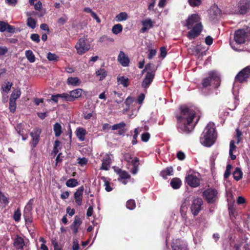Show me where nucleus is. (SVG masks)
I'll return each instance as SVG.
<instances>
[{
    "label": "nucleus",
    "mask_w": 250,
    "mask_h": 250,
    "mask_svg": "<svg viewBox=\"0 0 250 250\" xmlns=\"http://www.w3.org/2000/svg\"><path fill=\"white\" fill-rule=\"evenodd\" d=\"M196 112L192 108L187 106L181 107V114L177 116V126L181 131L188 133L192 131L198 119L194 123L193 119L195 118Z\"/></svg>",
    "instance_id": "obj_1"
},
{
    "label": "nucleus",
    "mask_w": 250,
    "mask_h": 250,
    "mask_svg": "<svg viewBox=\"0 0 250 250\" xmlns=\"http://www.w3.org/2000/svg\"><path fill=\"white\" fill-rule=\"evenodd\" d=\"M199 15L193 14L189 16L186 21L184 26L190 30L188 32L187 37L189 40L197 37L201 33L203 26Z\"/></svg>",
    "instance_id": "obj_2"
},
{
    "label": "nucleus",
    "mask_w": 250,
    "mask_h": 250,
    "mask_svg": "<svg viewBox=\"0 0 250 250\" xmlns=\"http://www.w3.org/2000/svg\"><path fill=\"white\" fill-rule=\"evenodd\" d=\"M216 136L215 125L213 123H209L205 127L200 137V143L205 146L209 147L214 143Z\"/></svg>",
    "instance_id": "obj_3"
},
{
    "label": "nucleus",
    "mask_w": 250,
    "mask_h": 250,
    "mask_svg": "<svg viewBox=\"0 0 250 250\" xmlns=\"http://www.w3.org/2000/svg\"><path fill=\"white\" fill-rule=\"evenodd\" d=\"M234 40L238 44H243L250 40V28L246 27L235 31Z\"/></svg>",
    "instance_id": "obj_4"
},
{
    "label": "nucleus",
    "mask_w": 250,
    "mask_h": 250,
    "mask_svg": "<svg viewBox=\"0 0 250 250\" xmlns=\"http://www.w3.org/2000/svg\"><path fill=\"white\" fill-rule=\"evenodd\" d=\"M220 83V79L218 73L214 71L210 72L208 73V77L204 79L203 81V85L207 87L208 85H212L214 88L218 87Z\"/></svg>",
    "instance_id": "obj_5"
},
{
    "label": "nucleus",
    "mask_w": 250,
    "mask_h": 250,
    "mask_svg": "<svg viewBox=\"0 0 250 250\" xmlns=\"http://www.w3.org/2000/svg\"><path fill=\"white\" fill-rule=\"evenodd\" d=\"M77 52L79 55H82L90 48V45L86 42V39L83 37L80 38L75 45Z\"/></svg>",
    "instance_id": "obj_6"
},
{
    "label": "nucleus",
    "mask_w": 250,
    "mask_h": 250,
    "mask_svg": "<svg viewBox=\"0 0 250 250\" xmlns=\"http://www.w3.org/2000/svg\"><path fill=\"white\" fill-rule=\"evenodd\" d=\"M237 6V10L231 12L244 14L250 9V0H239Z\"/></svg>",
    "instance_id": "obj_7"
},
{
    "label": "nucleus",
    "mask_w": 250,
    "mask_h": 250,
    "mask_svg": "<svg viewBox=\"0 0 250 250\" xmlns=\"http://www.w3.org/2000/svg\"><path fill=\"white\" fill-rule=\"evenodd\" d=\"M217 193L216 190L210 188L205 190L203 193V195L208 203H211L217 200Z\"/></svg>",
    "instance_id": "obj_8"
},
{
    "label": "nucleus",
    "mask_w": 250,
    "mask_h": 250,
    "mask_svg": "<svg viewBox=\"0 0 250 250\" xmlns=\"http://www.w3.org/2000/svg\"><path fill=\"white\" fill-rule=\"evenodd\" d=\"M198 176V173H189L186 177V182L191 187H197L200 185V181Z\"/></svg>",
    "instance_id": "obj_9"
},
{
    "label": "nucleus",
    "mask_w": 250,
    "mask_h": 250,
    "mask_svg": "<svg viewBox=\"0 0 250 250\" xmlns=\"http://www.w3.org/2000/svg\"><path fill=\"white\" fill-rule=\"evenodd\" d=\"M203 205L202 199L200 198H196L193 199L190 209L194 216L197 215L201 210V206Z\"/></svg>",
    "instance_id": "obj_10"
},
{
    "label": "nucleus",
    "mask_w": 250,
    "mask_h": 250,
    "mask_svg": "<svg viewBox=\"0 0 250 250\" xmlns=\"http://www.w3.org/2000/svg\"><path fill=\"white\" fill-rule=\"evenodd\" d=\"M250 76V66H247L241 71L235 77V81L243 83L247 81Z\"/></svg>",
    "instance_id": "obj_11"
},
{
    "label": "nucleus",
    "mask_w": 250,
    "mask_h": 250,
    "mask_svg": "<svg viewBox=\"0 0 250 250\" xmlns=\"http://www.w3.org/2000/svg\"><path fill=\"white\" fill-rule=\"evenodd\" d=\"M155 71L156 69H154L151 72H147L142 83V87L145 88L149 87L154 78Z\"/></svg>",
    "instance_id": "obj_12"
},
{
    "label": "nucleus",
    "mask_w": 250,
    "mask_h": 250,
    "mask_svg": "<svg viewBox=\"0 0 250 250\" xmlns=\"http://www.w3.org/2000/svg\"><path fill=\"white\" fill-rule=\"evenodd\" d=\"M42 130L39 128L34 129L30 132V136L32 137L31 144L33 147H35L40 141V135Z\"/></svg>",
    "instance_id": "obj_13"
},
{
    "label": "nucleus",
    "mask_w": 250,
    "mask_h": 250,
    "mask_svg": "<svg viewBox=\"0 0 250 250\" xmlns=\"http://www.w3.org/2000/svg\"><path fill=\"white\" fill-rule=\"evenodd\" d=\"M172 248L173 250H187L188 245L185 241L176 239L172 243Z\"/></svg>",
    "instance_id": "obj_14"
},
{
    "label": "nucleus",
    "mask_w": 250,
    "mask_h": 250,
    "mask_svg": "<svg viewBox=\"0 0 250 250\" xmlns=\"http://www.w3.org/2000/svg\"><path fill=\"white\" fill-rule=\"evenodd\" d=\"M83 191L84 188L83 186H81L79 187L74 193V196L75 203L77 205L79 206L82 205Z\"/></svg>",
    "instance_id": "obj_15"
},
{
    "label": "nucleus",
    "mask_w": 250,
    "mask_h": 250,
    "mask_svg": "<svg viewBox=\"0 0 250 250\" xmlns=\"http://www.w3.org/2000/svg\"><path fill=\"white\" fill-rule=\"evenodd\" d=\"M102 161V165L100 169L108 170L110 167V165L111 163V155L108 154H105L104 155Z\"/></svg>",
    "instance_id": "obj_16"
},
{
    "label": "nucleus",
    "mask_w": 250,
    "mask_h": 250,
    "mask_svg": "<svg viewBox=\"0 0 250 250\" xmlns=\"http://www.w3.org/2000/svg\"><path fill=\"white\" fill-rule=\"evenodd\" d=\"M118 61L124 67L128 66L130 62L128 56L122 51H120L119 53L118 56Z\"/></svg>",
    "instance_id": "obj_17"
},
{
    "label": "nucleus",
    "mask_w": 250,
    "mask_h": 250,
    "mask_svg": "<svg viewBox=\"0 0 250 250\" xmlns=\"http://www.w3.org/2000/svg\"><path fill=\"white\" fill-rule=\"evenodd\" d=\"M117 173L119 175L118 180L121 182L124 185H126L127 183V179H129L130 178V175L125 171L119 169L117 171Z\"/></svg>",
    "instance_id": "obj_18"
},
{
    "label": "nucleus",
    "mask_w": 250,
    "mask_h": 250,
    "mask_svg": "<svg viewBox=\"0 0 250 250\" xmlns=\"http://www.w3.org/2000/svg\"><path fill=\"white\" fill-rule=\"evenodd\" d=\"M33 199H31L24 208L23 216L25 221H27V217H28L31 215V211L33 208Z\"/></svg>",
    "instance_id": "obj_19"
},
{
    "label": "nucleus",
    "mask_w": 250,
    "mask_h": 250,
    "mask_svg": "<svg viewBox=\"0 0 250 250\" xmlns=\"http://www.w3.org/2000/svg\"><path fill=\"white\" fill-rule=\"evenodd\" d=\"M143 27L141 29L142 33H145L147 30L152 28L153 26V22L150 19H146L142 21Z\"/></svg>",
    "instance_id": "obj_20"
},
{
    "label": "nucleus",
    "mask_w": 250,
    "mask_h": 250,
    "mask_svg": "<svg viewBox=\"0 0 250 250\" xmlns=\"http://www.w3.org/2000/svg\"><path fill=\"white\" fill-rule=\"evenodd\" d=\"M83 92V89L82 88H77L69 91L71 102H73L80 98L82 96Z\"/></svg>",
    "instance_id": "obj_21"
},
{
    "label": "nucleus",
    "mask_w": 250,
    "mask_h": 250,
    "mask_svg": "<svg viewBox=\"0 0 250 250\" xmlns=\"http://www.w3.org/2000/svg\"><path fill=\"white\" fill-rule=\"evenodd\" d=\"M14 27L7 23L0 21V32H3L7 31L8 32L12 33L14 32Z\"/></svg>",
    "instance_id": "obj_22"
},
{
    "label": "nucleus",
    "mask_w": 250,
    "mask_h": 250,
    "mask_svg": "<svg viewBox=\"0 0 250 250\" xmlns=\"http://www.w3.org/2000/svg\"><path fill=\"white\" fill-rule=\"evenodd\" d=\"M82 83L81 80L78 77H68L67 80V83L69 85L78 86Z\"/></svg>",
    "instance_id": "obj_23"
},
{
    "label": "nucleus",
    "mask_w": 250,
    "mask_h": 250,
    "mask_svg": "<svg viewBox=\"0 0 250 250\" xmlns=\"http://www.w3.org/2000/svg\"><path fill=\"white\" fill-rule=\"evenodd\" d=\"M81 224L82 221L81 219L77 216H75V220L71 226V229H73L74 233L76 234L78 232L79 227Z\"/></svg>",
    "instance_id": "obj_24"
},
{
    "label": "nucleus",
    "mask_w": 250,
    "mask_h": 250,
    "mask_svg": "<svg viewBox=\"0 0 250 250\" xmlns=\"http://www.w3.org/2000/svg\"><path fill=\"white\" fill-rule=\"evenodd\" d=\"M14 246L17 249H21L24 246V242L23 238L21 237L17 236L14 241Z\"/></svg>",
    "instance_id": "obj_25"
},
{
    "label": "nucleus",
    "mask_w": 250,
    "mask_h": 250,
    "mask_svg": "<svg viewBox=\"0 0 250 250\" xmlns=\"http://www.w3.org/2000/svg\"><path fill=\"white\" fill-rule=\"evenodd\" d=\"M86 133V130L83 128L79 127L76 130L77 136L81 141H83L84 140Z\"/></svg>",
    "instance_id": "obj_26"
},
{
    "label": "nucleus",
    "mask_w": 250,
    "mask_h": 250,
    "mask_svg": "<svg viewBox=\"0 0 250 250\" xmlns=\"http://www.w3.org/2000/svg\"><path fill=\"white\" fill-rule=\"evenodd\" d=\"M128 18V16L126 12H122L115 16V19L117 22H121L126 21Z\"/></svg>",
    "instance_id": "obj_27"
},
{
    "label": "nucleus",
    "mask_w": 250,
    "mask_h": 250,
    "mask_svg": "<svg viewBox=\"0 0 250 250\" xmlns=\"http://www.w3.org/2000/svg\"><path fill=\"white\" fill-rule=\"evenodd\" d=\"M138 162L139 159L135 157L134 160H132L131 161V164L133 165V167L131 170V173L135 175L137 174L138 171Z\"/></svg>",
    "instance_id": "obj_28"
},
{
    "label": "nucleus",
    "mask_w": 250,
    "mask_h": 250,
    "mask_svg": "<svg viewBox=\"0 0 250 250\" xmlns=\"http://www.w3.org/2000/svg\"><path fill=\"white\" fill-rule=\"evenodd\" d=\"M236 146H235V142L231 140L229 144V154L231 159L234 160L236 159V156L233 154V152L235 150Z\"/></svg>",
    "instance_id": "obj_29"
},
{
    "label": "nucleus",
    "mask_w": 250,
    "mask_h": 250,
    "mask_svg": "<svg viewBox=\"0 0 250 250\" xmlns=\"http://www.w3.org/2000/svg\"><path fill=\"white\" fill-rule=\"evenodd\" d=\"M129 79L127 77L124 76L119 77L117 78V82L119 84H122L124 87H127L128 84Z\"/></svg>",
    "instance_id": "obj_30"
},
{
    "label": "nucleus",
    "mask_w": 250,
    "mask_h": 250,
    "mask_svg": "<svg viewBox=\"0 0 250 250\" xmlns=\"http://www.w3.org/2000/svg\"><path fill=\"white\" fill-rule=\"evenodd\" d=\"M173 172V170L172 167H168L161 171V175L163 178H167V176L172 175Z\"/></svg>",
    "instance_id": "obj_31"
},
{
    "label": "nucleus",
    "mask_w": 250,
    "mask_h": 250,
    "mask_svg": "<svg viewBox=\"0 0 250 250\" xmlns=\"http://www.w3.org/2000/svg\"><path fill=\"white\" fill-rule=\"evenodd\" d=\"M233 178L235 180L238 181L242 178L243 172L240 168L236 167L233 172Z\"/></svg>",
    "instance_id": "obj_32"
},
{
    "label": "nucleus",
    "mask_w": 250,
    "mask_h": 250,
    "mask_svg": "<svg viewBox=\"0 0 250 250\" xmlns=\"http://www.w3.org/2000/svg\"><path fill=\"white\" fill-rule=\"evenodd\" d=\"M170 185L173 188L178 189L181 185V181L177 178H173L171 181Z\"/></svg>",
    "instance_id": "obj_33"
},
{
    "label": "nucleus",
    "mask_w": 250,
    "mask_h": 250,
    "mask_svg": "<svg viewBox=\"0 0 250 250\" xmlns=\"http://www.w3.org/2000/svg\"><path fill=\"white\" fill-rule=\"evenodd\" d=\"M53 130L55 132V136L57 137L60 136L62 133V128L61 125L57 123L53 126Z\"/></svg>",
    "instance_id": "obj_34"
},
{
    "label": "nucleus",
    "mask_w": 250,
    "mask_h": 250,
    "mask_svg": "<svg viewBox=\"0 0 250 250\" xmlns=\"http://www.w3.org/2000/svg\"><path fill=\"white\" fill-rule=\"evenodd\" d=\"M25 56L27 60L30 62H34L35 61V57L31 50H26L25 51Z\"/></svg>",
    "instance_id": "obj_35"
},
{
    "label": "nucleus",
    "mask_w": 250,
    "mask_h": 250,
    "mask_svg": "<svg viewBox=\"0 0 250 250\" xmlns=\"http://www.w3.org/2000/svg\"><path fill=\"white\" fill-rule=\"evenodd\" d=\"M123 30V26L121 24L114 25L112 28V32L114 34L117 35L122 32Z\"/></svg>",
    "instance_id": "obj_36"
},
{
    "label": "nucleus",
    "mask_w": 250,
    "mask_h": 250,
    "mask_svg": "<svg viewBox=\"0 0 250 250\" xmlns=\"http://www.w3.org/2000/svg\"><path fill=\"white\" fill-rule=\"evenodd\" d=\"M102 179L104 182V186L105 187V190L107 192L112 191L113 188L110 186L109 181L107 178L105 177H102Z\"/></svg>",
    "instance_id": "obj_37"
},
{
    "label": "nucleus",
    "mask_w": 250,
    "mask_h": 250,
    "mask_svg": "<svg viewBox=\"0 0 250 250\" xmlns=\"http://www.w3.org/2000/svg\"><path fill=\"white\" fill-rule=\"evenodd\" d=\"M79 184L78 182L76 179H70L68 180L66 182V185L68 187L74 188L78 186Z\"/></svg>",
    "instance_id": "obj_38"
},
{
    "label": "nucleus",
    "mask_w": 250,
    "mask_h": 250,
    "mask_svg": "<svg viewBox=\"0 0 250 250\" xmlns=\"http://www.w3.org/2000/svg\"><path fill=\"white\" fill-rule=\"evenodd\" d=\"M21 94V92L20 89H17L13 91L12 92L10 99L16 101L18 99Z\"/></svg>",
    "instance_id": "obj_39"
},
{
    "label": "nucleus",
    "mask_w": 250,
    "mask_h": 250,
    "mask_svg": "<svg viewBox=\"0 0 250 250\" xmlns=\"http://www.w3.org/2000/svg\"><path fill=\"white\" fill-rule=\"evenodd\" d=\"M96 75L100 78V80H103L106 77V72L104 69H100L96 72Z\"/></svg>",
    "instance_id": "obj_40"
},
{
    "label": "nucleus",
    "mask_w": 250,
    "mask_h": 250,
    "mask_svg": "<svg viewBox=\"0 0 250 250\" xmlns=\"http://www.w3.org/2000/svg\"><path fill=\"white\" fill-rule=\"evenodd\" d=\"M37 21L31 17H29L27 20V25L32 29H34L36 27Z\"/></svg>",
    "instance_id": "obj_41"
},
{
    "label": "nucleus",
    "mask_w": 250,
    "mask_h": 250,
    "mask_svg": "<svg viewBox=\"0 0 250 250\" xmlns=\"http://www.w3.org/2000/svg\"><path fill=\"white\" fill-rule=\"evenodd\" d=\"M59 96L62 101L71 102L69 92L68 93H63L62 94H59Z\"/></svg>",
    "instance_id": "obj_42"
},
{
    "label": "nucleus",
    "mask_w": 250,
    "mask_h": 250,
    "mask_svg": "<svg viewBox=\"0 0 250 250\" xmlns=\"http://www.w3.org/2000/svg\"><path fill=\"white\" fill-rule=\"evenodd\" d=\"M68 20V18L67 15H63L62 17L59 18L57 21V23L59 25H62L64 24Z\"/></svg>",
    "instance_id": "obj_43"
},
{
    "label": "nucleus",
    "mask_w": 250,
    "mask_h": 250,
    "mask_svg": "<svg viewBox=\"0 0 250 250\" xmlns=\"http://www.w3.org/2000/svg\"><path fill=\"white\" fill-rule=\"evenodd\" d=\"M47 58L49 61L57 62L59 60V56L51 52L48 53Z\"/></svg>",
    "instance_id": "obj_44"
},
{
    "label": "nucleus",
    "mask_w": 250,
    "mask_h": 250,
    "mask_svg": "<svg viewBox=\"0 0 250 250\" xmlns=\"http://www.w3.org/2000/svg\"><path fill=\"white\" fill-rule=\"evenodd\" d=\"M0 203L3 204L4 206L9 203L8 199L0 191Z\"/></svg>",
    "instance_id": "obj_45"
},
{
    "label": "nucleus",
    "mask_w": 250,
    "mask_h": 250,
    "mask_svg": "<svg viewBox=\"0 0 250 250\" xmlns=\"http://www.w3.org/2000/svg\"><path fill=\"white\" fill-rule=\"evenodd\" d=\"M125 126V124L124 122H121L119 124H115L112 126V130H117V129H121L122 128H124Z\"/></svg>",
    "instance_id": "obj_46"
},
{
    "label": "nucleus",
    "mask_w": 250,
    "mask_h": 250,
    "mask_svg": "<svg viewBox=\"0 0 250 250\" xmlns=\"http://www.w3.org/2000/svg\"><path fill=\"white\" fill-rule=\"evenodd\" d=\"M12 85V83L8 82L5 83V85L2 86V89L4 92L8 93L10 90Z\"/></svg>",
    "instance_id": "obj_47"
},
{
    "label": "nucleus",
    "mask_w": 250,
    "mask_h": 250,
    "mask_svg": "<svg viewBox=\"0 0 250 250\" xmlns=\"http://www.w3.org/2000/svg\"><path fill=\"white\" fill-rule=\"evenodd\" d=\"M21 216V213L20 208H18L14 212V219L16 222H19L20 220Z\"/></svg>",
    "instance_id": "obj_48"
},
{
    "label": "nucleus",
    "mask_w": 250,
    "mask_h": 250,
    "mask_svg": "<svg viewBox=\"0 0 250 250\" xmlns=\"http://www.w3.org/2000/svg\"><path fill=\"white\" fill-rule=\"evenodd\" d=\"M16 109V101L10 99L9 109L11 112H14Z\"/></svg>",
    "instance_id": "obj_49"
},
{
    "label": "nucleus",
    "mask_w": 250,
    "mask_h": 250,
    "mask_svg": "<svg viewBox=\"0 0 250 250\" xmlns=\"http://www.w3.org/2000/svg\"><path fill=\"white\" fill-rule=\"evenodd\" d=\"M126 207L129 209H133L135 208V203L133 200H129L126 202Z\"/></svg>",
    "instance_id": "obj_50"
},
{
    "label": "nucleus",
    "mask_w": 250,
    "mask_h": 250,
    "mask_svg": "<svg viewBox=\"0 0 250 250\" xmlns=\"http://www.w3.org/2000/svg\"><path fill=\"white\" fill-rule=\"evenodd\" d=\"M60 145H61V142L59 141H58V140L55 141L54 148H53V152L55 154H56L57 153H58L59 152Z\"/></svg>",
    "instance_id": "obj_51"
},
{
    "label": "nucleus",
    "mask_w": 250,
    "mask_h": 250,
    "mask_svg": "<svg viewBox=\"0 0 250 250\" xmlns=\"http://www.w3.org/2000/svg\"><path fill=\"white\" fill-rule=\"evenodd\" d=\"M189 5L192 7L198 6L201 3V0H188Z\"/></svg>",
    "instance_id": "obj_52"
},
{
    "label": "nucleus",
    "mask_w": 250,
    "mask_h": 250,
    "mask_svg": "<svg viewBox=\"0 0 250 250\" xmlns=\"http://www.w3.org/2000/svg\"><path fill=\"white\" fill-rule=\"evenodd\" d=\"M134 158H133L132 155L129 153H126L124 154V159L128 163L131 164V161L134 160Z\"/></svg>",
    "instance_id": "obj_53"
},
{
    "label": "nucleus",
    "mask_w": 250,
    "mask_h": 250,
    "mask_svg": "<svg viewBox=\"0 0 250 250\" xmlns=\"http://www.w3.org/2000/svg\"><path fill=\"white\" fill-rule=\"evenodd\" d=\"M150 134L149 133H144L141 135V140L143 142H147L150 139Z\"/></svg>",
    "instance_id": "obj_54"
},
{
    "label": "nucleus",
    "mask_w": 250,
    "mask_h": 250,
    "mask_svg": "<svg viewBox=\"0 0 250 250\" xmlns=\"http://www.w3.org/2000/svg\"><path fill=\"white\" fill-rule=\"evenodd\" d=\"M87 159L85 158V157L83 158H79L78 159V163L81 166H85L87 163Z\"/></svg>",
    "instance_id": "obj_55"
},
{
    "label": "nucleus",
    "mask_w": 250,
    "mask_h": 250,
    "mask_svg": "<svg viewBox=\"0 0 250 250\" xmlns=\"http://www.w3.org/2000/svg\"><path fill=\"white\" fill-rule=\"evenodd\" d=\"M155 68H154L153 64L151 63H148L146 65L145 68L143 70V71H147V72H151Z\"/></svg>",
    "instance_id": "obj_56"
},
{
    "label": "nucleus",
    "mask_w": 250,
    "mask_h": 250,
    "mask_svg": "<svg viewBox=\"0 0 250 250\" xmlns=\"http://www.w3.org/2000/svg\"><path fill=\"white\" fill-rule=\"evenodd\" d=\"M134 101V98L129 96L126 99L125 103L127 106H129Z\"/></svg>",
    "instance_id": "obj_57"
},
{
    "label": "nucleus",
    "mask_w": 250,
    "mask_h": 250,
    "mask_svg": "<svg viewBox=\"0 0 250 250\" xmlns=\"http://www.w3.org/2000/svg\"><path fill=\"white\" fill-rule=\"evenodd\" d=\"M31 39L33 41H34L37 43L39 42L40 41V36L37 34H32L31 35Z\"/></svg>",
    "instance_id": "obj_58"
},
{
    "label": "nucleus",
    "mask_w": 250,
    "mask_h": 250,
    "mask_svg": "<svg viewBox=\"0 0 250 250\" xmlns=\"http://www.w3.org/2000/svg\"><path fill=\"white\" fill-rule=\"evenodd\" d=\"M160 56L163 58H165L167 55V50L165 47H162L160 48Z\"/></svg>",
    "instance_id": "obj_59"
},
{
    "label": "nucleus",
    "mask_w": 250,
    "mask_h": 250,
    "mask_svg": "<svg viewBox=\"0 0 250 250\" xmlns=\"http://www.w3.org/2000/svg\"><path fill=\"white\" fill-rule=\"evenodd\" d=\"M156 52L157 51L155 49H150L148 55V58L149 59H151L154 56H155Z\"/></svg>",
    "instance_id": "obj_60"
},
{
    "label": "nucleus",
    "mask_w": 250,
    "mask_h": 250,
    "mask_svg": "<svg viewBox=\"0 0 250 250\" xmlns=\"http://www.w3.org/2000/svg\"><path fill=\"white\" fill-rule=\"evenodd\" d=\"M145 96L143 93H141L138 97L137 102L139 104H141L144 100Z\"/></svg>",
    "instance_id": "obj_61"
},
{
    "label": "nucleus",
    "mask_w": 250,
    "mask_h": 250,
    "mask_svg": "<svg viewBox=\"0 0 250 250\" xmlns=\"http://www.w3.org/2000/svg\"><path fill=\"white\" fill-rule=\"evenodd\" d=\"M177 158L180 160H183L185 158V155L184 152L179 151L177 153Z\"/></svg>",
    "instance_id": "obj_62"
},
{
    "label": "nucleus",
    "mask_w": 250,
    "mask_h": 250,
    "mask_svg": "<svg viewBox=\"0 0 250 250\" xmlns=\"http://www.w3.org/2000/svg\"><path fill=\"white\" fill-rule=\"evenodd\" d=\"M42 8V3L40 1H38L34 5V8L36 10H40Z\"/></svg>",
    "instance_id": "obj_63"
},
{
    "label": "nucleus",
    "mask_w": 250,
    "mask_h": 250,
    "mask_svg": "<svg viewBox=\"0 0 250 250\" xmlns=\"http://www.w3.org/2000/svg\"><path fill=\"white\" fill-rule=\"evenodd\" d=\"M66 212L70 216H72L75 214V209L74 208H71L70 207H68L66 208Z\"/></svg>",
    "instance_id": "obj_64"
}]
</instances>
